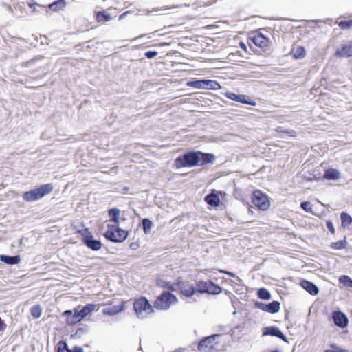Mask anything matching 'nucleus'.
Masks as SVG:
<instances>
[{
	"instance_id": "1",
	"label": "nucleus",
	"mask_w": 352,
	"mask_h": 352,
	"mask_svg": "<svg viewBox=\"0 0 352 352\" xmlns=\"http://www.w3.org/2000/svg\"><path fill=\"white\" fill-rule=\"evenodd\" d=\"M196 159L195 150H188L175 158L173 167L176 169L197 167L198 162Z\"/></svg>"
},
{
	"instance_id": "2",
	"label": "nucleus",
	"mask_w": 352,
	"mask_h": 352,
	"mask_svg": "<svg viewBox=\"0 0 352 352\" xmlns=\"http://www.w3.org/2000/svg\"><path fill=\"white\" fill-rule=\"evenodd\" d=\"M53 190L52 184H43L30 191L25 192L23 195V199L27 202H32L50 194Z\"/></svg>"
},
{
	"instance_id": "3",
	"label": "nucleus",
	"mask_w": 352,
	"mask_h": 352,
	"mask_svg": "<svg viewBox=\"0 0 352 352\" xmlns=\"http://www.w3.org/2000/svg\"><path fill=\"white\" fill-rule=\"evenodd\" d=\"M178 302L177 296L170 292L164 291L153 302V307L158 310H167L172 304Z\"/></svg>"
},
{
	"instance_id": "4",
	"label": "nucleus",
	"mask_w": 352,
	"mask_h": 352,
	"mask_svg": "<svg viewBox=\"0 0 352 352\" xmlns=\"http://www.w3.org/2000/svg\"><path fill=\"white\" fill-rule=\"evenodd\" d=\"M186 85L195 89L208 90H218L221 88V85L217 80L206 78H195L188 80Z\"/></svg>"
},
{
	"instance_id": "5",
	"label": "nucleus",
	"mask_w": 352,
	"mask_h": 352,
	"mask_svg": "<svg viewBox=\"0 0 352 352\" xmlns=\"http://www.w3.org/2000/svg\"><path fill=\"white\" fill-rule=\"evenodd\" d=\"M197 293L209 295H218L223 291V288L211 280L207 281L199 280L197 282Z\"/></svg>"
},
{
	"instance_id": "6",
	"label": "nucleus",
	"mask_w": 352,
	"mask_h": 352,
	"mask_svg": "<svg viewBox=\"0 0 352 352\" xmlns=\"http://www.w3.org/2000/svg\"><path fill=\"white\" fill-rule=\"evenodd\" d=\"M251 200L259 210L265 211L270 207L269 197L260 190H255L252 192Z\"/></svg>"
},
{
	"instance_id": "7",
	"label": "nucleus",
	"mask_w": 352,
	"mask_h": 352,
	"mask_svg": "<svg viewBox=\"0 0 352 352\" xmlns=\"http://www.w3.org/2000/svg\"><path fill=\"white\" fill-rule=\"evenodd\" d=\"M133 307L136 316L139 318H142L143 311L147 312L148 314L153 313L154 311L153 306L151 305L148 298L143 296L135 300V301L133 302Z\"/></svg>"
},
{
	"instance_id": "8",
	"label": "nucleus",
	"mask_w": 352,
	"mask_h": 352,
	"mask_svg": "<svg viewBox=\"0 0 352 352\" xmlns=\"http://www.w3.org/2000/svg\"><path fill=\"white\" fill-rule=\"evenodd\" d=\"M255 308L262 310L263 311L272 314H276L280 311V302L278 300H273L268 303H265L256 300L254 302Z\"/></svg>"
},
{
	"instance_id": "9",
	"label": "nucleus",
	"mask_w": 352,
	"mask_h": 352,
	"mask_svg": "<svg viewBox=\"0 0 352 352\" xmlns=\"http://www.w3.org/2000/svg\"><path fill=\"white\" fill-rule=\"evenodd\" d=\"M195 155H197L196 160L198 162L197 166H205L209 164H213L217 159L214 153H206L199 150H195Z\"/></svg>"
},
{
	"instance_id": "10",
	"label": "nucleus",
	"mask_w": 352,
	"mask_h": 352,
	"mask_svg": "<svg viewBox=\"0 0 352 352\" xmlns=\"http://www.w3.org/2000/svg\"><path fill=\"white\" fill-rule=\"evenodd\" d=\"M128 236V230L121 228L120 226L111 225V242L122 243Z\"/></svg>"
},
{
	"instance_id": "11",
	"label": "nucleus",
	"mask_w": 352,
	"mask_h": 352,
	"mask_svg": "<svg viewBox=\"0 0 352 352\" xmlns=\"http://www.w3.org/2000/svg\"><path fill=\"white\" fill-rule=\"evenodd\" d=\"M331 319L333 324L340 328L344 329L348 326L349 319L347 316L341 310H334L331 313Z\"/></svg>"
},
{
	"instance_id": "12",
	"label": "nucleus",
	"mask_w": 352,
	"mask_h": 352,
	"mask_svg": "<svg viewBox=\"0 0 352 352\" xmlns=\"http://www.w3.org/2000/svg\"><path fill=\"white\" fill-rule=\"evenodd\" d=\"M262 336H270L277 337L282 340L283 342L289 343V340L287 338V336L283 333V331L279 329V327L274 325L267 326L263 328Z\"/></svg>"
},
{
	"instance_id": "13",
	"label": "nucleus",
	"mask_w": 352,
	"mask_h": 352,
	"mask_svg": "<svg viewBox=\"0 0 352 352\" xmlns=\"http://www.w3.org/2000/svg\"><path fill=\"white\" fill-rule=\"evenodd\" d=\"M181 284V277H178L174 283L166 281L161 278H156V285L163 289H168V292H178V287Z\"/></svg>"
},
{
	"instance_id": "14",
	"label": "nucleus",
	"mask_w": 352,
	"mask_h": 352,
	"mask_svg": "<svg viewBox=\"0 0 352 352\" xmlns=\"http://www.w3.org/2000/svg\"><path fill=\"white\" fill-rule=\"evenodd\" d=\"M63 316L66 317L65 322L69 326H74L82 320L78 309H74V313L72 310H66L63 313Z\"/></svg>"
},
{
	"instance_id": "15",
	"label": "nucleus",
	"mask_w": 352,
	"mask_h": 352,
	"mask_svg": "<svg viewBox=\"0 0 352 352\" xmlns=\"http://www.w3.org/2000/svg\"><path fill=\"white\" fill-rule=\"evenodd\" d=\"M225 96L232 101H235L241 104H248L250 106H255L256 102L247 98L245 95L236 94L234 92L227 91L225 93Z\"/></svg>"
},
{
	"instance_id": "16",
	"label": "nucleus",
	"mask_w": 352,
	"mask_h": 352,
	"mask_svg": "<svg viewBox=\"0 0 352 352\" xmlns=\"http://www.w3.org/2000/svg\"><path fill=\"white\" fill-rule=\"evenodd\" d=\"M179 292L181 294L184 295L186 298L192 297L196 292L197 285L194 286L192 284L185 283L183 281L181 277V284L178 287Z\"/></svg>"
},
{
	"instance_id": "17",
	"label": "nucleus",
	"mask_w": 352,
	"mask_h": 352,
	"mask_svg": "<svg viewBox=\"0 0 352 352\" xmlns=\"http://www.w3.org/2000/svg\"><path fill=\"white\" fill-rule=\"evenodd\" d=\"M125 215L126 211L121 212V210L116 207L111 208V223H113V225H122L126 220Z\"/></svg>"
},
{
	"instance_id": "18",
	"label": "nucleus",
	"mask_w": 352,
	"mask_h": 352,
	"mask_svg": "<svg viewBox=\"0 0 352 352\" xmlns=\"http://www.w3.org/2000/svg\"><path fill=\"white\" fill-rule=\"evenodd\" d=\"M334 55L339 58H349L352 56V41L347 43L341 45L340 47L337 48Z\"/></svg>"
},
{
	"instance_id": "19",
	"label": "nucleus",
	"mask_w": 352,
	"mask_h": 352,
	"mask_svg": "<svg viewBox=\"0 0 352 352\" xmlns=\"http://www.w3.org/2000/svg\"><path fill=\"white\" fill-rule=\"evenodd\" d=\"M220 336V334L215 333L203 337L198 342L197 350L199 351H205L206 349L210 347L215 339L219 338Z\"/></svg>"
},
{
	"instance_id": "20",
	"label": "nucleus",
	"mask_w": 352,
	"mask_h": 352,
	"mask_svg": "<svg viewBox=\"0 0 352 352\" xmlns=\"http://www.w3.org/2000/svg\"><path fill=\"white\" fill-rule=\"evenodd\" d=\"M205 202L212 207L217 208L220 206L221 200L219 198V192L216 190H212L210 193L204 197Z\"/></svg>"
},
{
	"instance_id": "21",
	"label": "nucleus",
	"mask_w": 352,
	"mask_h": 352,
	"mask_svg": "<svg viewBox=\"0 0 352 352\" xmlns=\"http://www.w3.org/2000/svg\"><path fill=\"white\" fill-rule=\"evenodd\" d=\"M299 285L311 296H316L319 293L318 287L312 281L302 279Z\"/></svg>"
},
{
	"instance_id": "22",
	"label": "nucleus",
	"mask_w": 352,
	"mask_h": 352,
	"mask_svg": "<svg viewBox=\"0 0 352 352\" xmlns=\"http://www.w3.org/2000/svg\"><path fill=\"white\" fill-rule=\"evenodd\" d=\"M271 44L270 39L259 30L258 34H257L256 46L263 49L264 52H267L270 50Z\"/></svg>"
},
{
	"instance_id": "23",
	"label": "nucleus",
	"mask_w": 352,
	"mask_h": 352,
	"mask_svg": "<svg viewBox=\"0 0 352 352\" xmlns=\"http://www.w3.org/2000/svg\"><path fill=\"white\" fill-rule=\"evenodd\" d=\"M323 177L327 180H338L340 177V173L336 168H329L324 170Z\"/></svg>"
},
{
	"instance_id": "24",
	"label": "nucleus",
	"mask_w": 352,
	"mask_h": 352,
	"mask_svg": "<svg viewBox=\"0 0 352 352\" xmlns=\"http://www.w3.org/2000/svg\"><path fill=\"white\" fill-rule=\"evenodd\" d=\"M0 261L8 265H16L21 262V257L19 255L11 256L1 254Z\"/></svg>"
},
{
	"instance_id": "25",
	"label": "nucleus",
	"mask_w": 352,
	"mask_h": 352,
	"mask_svg": "<svg viewBox=\"0 0 352 352\" xmlns=\"http://www.w3.org/2000/svg\"><path fill=\"white\" fill-rule=\"evenodd\" d=\"M341 226L344 228H348L352 225V217L346 212L340 213Z\"/></svg>"
},
{
	"instance_id": "26",
	"label": "nucleus",
	"mask_w": 352,
	"mask_h": 352,
	"mask_svg": "<svg viewBox=\"0 0 352 352\" xmlns=\"http://www.w3.org/2000/svg\"><path fill=\"white\" fill-rule=\"evenodd\" d=\"M293 57L295 59L303 58L306 55V50L303 46H298L296 48H293L291 52Z\"/></svg>"
},
{
	"instance_id": "27",
	"label": "nucleus",
	"mask_w": 352,
	"mask_h": 352,
	"mask_svg": "<svg viewBox=\"0 0 352 352\" xmlns=\"http://www.w3.org/2000/svg\"><path fill=\"white\" fill-rule=\"evenodd\" d=\"M141 226L145 234L151 232L152 228L154 226L153 222L148 218H144L141 221Z\"/></svg>"
},
{
	"instance_id": "28",
	"label": "nucleus",
	"mask_w": 352,
	"mask_h": 352,
	"mask_svg": "<svg viewBox=\"0 0 352 352\" xmlns=\"http://www.w3.org/2000/svg\"><path fill=\"white\" fill-rule=\"evenodd\" d=\"M347 240L346 236H344V239L336 242H332L330 244V248L333 250H343L346 247Z\"/></svg>"
},
{
	"instance_id": "29",
	"label": "nucleus",
	"mask_w": 352,
	"mask_h": 352,
	"mask_svg": "<svg viewBox=\"0 0 352 352\" xmlns=\"http://www.w3.org/2000/svg\"><path fill=\"white\" fill-rule=\"evenodd\" d=\"M257 296L261 300H269L272 298L271 293L265 287H261L257 290Z\"/></svg>"
},
{
	"instance_id": "30",
	"label": "nucleus",
	"mask_w": 352,
	"mask_h": 352,
	"mask_svg": "<svg viewBox=\"0 0 352 352\" xmlns=\"http://www.w3.org/2000/svg\"><path fill=\"white\" fill-rule=\"evenodd\" d=\"M65 6L66 3L65 0H56L49 5V8L54 12H58L63 10Z\"/></svg>"
},
{
	"instance_id": "31",
	"label": "nucleus",
	"mask_w": 352,
	"mask_h": 352,
	"mask_svg": "<svg viewBox=\"0 0 352 352\" xmlns=\"http://www.w3.org/2000/svg\"><path fill=\"white\" fill-rule=\"evenodd\" d=\"M96 308V305L87 304L82 307V309L78 310L82 318H85L87 316L89 315Z\"/></svg>"
},
{
	"instance_id": "32",
	"label": "nucleus",
	"mask_w": 352,
	"mask_h": 352,
	"mask_svg": "<svg viewBox=\"0 0 352 352\" xmlns=\"http://www.w3.org/2000/svg\"><path fill=\"white\" fill-rule=\"evenodd\" d=\"M129 189V187L124 186L120 182L111 184V192H117L126 194Z\"/></svg>"
},
{
	"instance_id": "33",
	"label": "nucleus",
	"mask_w": 352,
	"mask_h": 352,
	"mask_svg": "<svg viewBox=\"0 0 352 352\" xmlns=\"http://www.w3.org/2000/svg\"><path fill=\"white\" fill-rule=\"evenodd\" d=\"M95 16L98 23L107 22L110 19V16L104 10L96 12Z\"/></svg>"
},
{
	"instance_id": "34",
	"label": "nucleus",
	"mask_w": 352,
	"mask_h": 352,
	"mask_svg": "<svg viewBox=\"0 0 352 352\" xmlns=\"http://www.w3.org/2000/svg\"><path fill=\"white\" fill-rule=\"evenodd\" d=\"M126 302V301L122 300L119 305H113V302L111 301V316L122 312L124 309V305Z\"/></svg>"
},
{
	"instance_id": "35",
	"label": "nucleus",
	"mask_w": 352,
	"mask_h": 352,
	"mask_svg": "<svg viewBox=\"0 0 352 352\" xmlns=\"http://www.w3.org/2000/svg\"><path fill=\"white\" fill-rule=\"evenodd\" d=\"M77 233L82 236V242L85 243V241H89L93 238L92 233L88 228H84L77 231Z\"/></svg>"
},
{
	"instance_id": "36",
	"label": "nucleus",
	"mask_w": 352,
	"mask_h": 352,
	"mask_svg": "<svg viewBox=\"0 0 352 352\" xmlns=\"http://www.w3.org/2000/svg\"><path fill=\"white\" fill-rule=\"evenodd\" d=\"M85 244L93 250H99L102 246L101 243L99 241L94 240L93 238L85 241Z\"/></svg>"
},
{
	"instance_id": "37",
	"label": "nucleus",
	"mask_w": 352,
	"mask_h": 352,
	"mask_svg": "<svg viewBox=\"0 0 352 352\" xmlns=\"http://www.w3.org/2000/svg\"><path fill=\"white\" fill-rule=\"evenodd\" d=\"M43 309L40 305H36L31 307L30 314L32 316L35 318H39L42 315Z\"/></svg>"
},
{
	"instance_id": "38",
	"label": "nucleus",
	"mask_w": 352,
	"mask_h": 352,
	"mask_svg": "<svg viewBox=\"0 0 352 352\" xmlns=\"http://www.w3.org/2000/svg\"><path fill=\"white\" fill-rule=\"evenodd\" d=\"M339 283L342 285L352 288V278L347 275H342L339 277Z\"/></svg>"
},
{
	"instance_id": "39",
	"label": "nucleus",
	"mask_w": 352,
	"mask_h": 352,
	"mask_svg": "<svg viewBox=\"0 0 352 352\" xmlns=\"http://www.w3.org/2000/svg\"><path fill=\"white\" fill-rule=\"evenodd\" d=\"M276 131L278 133H282L287 135L289 137H296L297 135V133L294 130H289V129H285L282 126H278L276 129Z\"/></svg>"
},
{
	"instance_id": "40",
	"label": "nucleus",
	"mask_w": 352,
	"mask_h": 352,
	"mask_svg": "<svg viewBox=\"0 0 352 352\" xmlns=\"http://www.w3.org/2000/svg\"><path fill=\"white\" fill-rule=\"evenodd\" d=\"M338 26L343 30H349L352 28V19L342 20L338 23Z\"/></svg>"
},
{
	"instance_id": "41",
	"label": "nucleus",
	"mask_w": 352,
	"mask_h": 352,
	"mask_svg": "<svg viewBox=\"0 0 352 352\" xmlns=\"http://www.w3.org/2000/svg\"><path fill=\"white\" fill-rule=\"evenodd\" d=\"M300 208L307 212H312L311 204L309 201H303L300 203Z\"/></svg>"
},
{
	"instance_id": "42",
	"label": "nucleus",
	"mask_w": 352,
	"mask_h": 352,
	"mask_svg": "<svg viewBox=\"0 0 352 352\" xmlns=\"http://www.w3.org/2000/svg\"><path fill=\"white\" fill-rule=\"evenodd\" d=\"M67 349H69L67 348V344L66 342L60 340L58 342L57 352H65L67 351Z\"/></svg>"
},
{
	"instance_id": "43",
	"label": "nucleus",
	"mask_w": 352,
	"mask_h": 352,
	"mask_svg": "<svg viewBox=\"0 0 352 352\" xmlns=\"http://www.w3.org/2000/svg\"><path fill=\"white\" fill-rule=\"evenodd\" d=\"M259 30H255L251 32L248 36V39H250L256 46L257 42V34H258Z\"/></svg>"
},
{
	"instance_id": "44",
	"label": "nucleus",
	"mask_w": 352,
	"mask_h": 352,
	"mask_svg": "<svg viewBox=\"0 0 352 352\" xmlns=\"http://www.w3.org/2000/svg\"><path fill=\"white\" fill-rule=\"evenodd\" d=\"M331 348L333 350H325L324 352H346V349H343L338 346L336 344H331Z\"/></svg>"
},
{
	"instance_id": "45",
	"label": "nucleus",
	"mask_w": 352,
	"mask_h": 352,
	"mask_svg": "<svg viewBox=\"0 0 352 352\" xmlns=\"http://www.w3.org/2000/svg\"><path fill=\"white\" fill-rule=\"evenodd\" d=\"M326 227L331 234H335L336 230L333 221L331 220H327L326 221Z\"/></svg>"
},
{
	"instance_id": "46",
	"label": "nucleus",
	"mask_w": 352,
	"mask_h": 352,
	"mask_svg": "<svg viewBox=\"0 0 352 352\" xmlns=\"http://www.w3.org/2000/svg\"><path fill=\"white\" fill-rule=\"evenodd\" d=\"M157 54H158V52L155 50H149V51H146L144 53L145 57H146L147 58H149V59L155 57Z\"/></svg>"
},
{
	"instance_id": "47",
	"label": "nucleus",
	"mask_w": 352,
	"mask_h": 352,
	"mask_svg": "<svg viewBox=\"0 0 352 352\" xmlns=\"http://www.w3.org/2000/svg\"><path fill=\"white\" fill-rule=\"evenodd\" d=\"M219 272L220 273L227 274L230 277H232V278L236 277V275L234 272H230V271H228L226 270H219Z\"/></svg>"
},
{
	"instance_id": "48",
	"label": "nucleus",
	"mask_w": 352,
	"mask_h": 352,
	"mask_svg": "<svg viewBox=\"0 0 352 352\" xmlns=\"http://www.w3.org/2000/svg\"><path fill=\"white\" fill-rule=\"evenodd\" d=\"M82 351H83L82 348L79 346H74L71 349H67V352H82Z\"/></svg>"
},
{
	"instance_id": "49",
	"label": "nucleus",
	"mask_w": 352,
	"mask_h": 352,
	"mask_svg": "<svg viewBox=\"0 0 352 352\" xmlns=\"http://www.w3.org/2000/svg\"><path fill=\"white\" fill-rule=\"evenodd\" d=\"M6 327H7L6 324L5 323V322L0 317V334L3 333V332L6 329Z\"/></svg>"
},
{
	"instance_id": "50",
	"label": "nucleus",
	"mask_w": 352,
	"mask_h": 352,
	"mask_svg": "<svg viewBox=\"0 0 352 352\" xmlns=\"http://www.w3.org/2000/svg\"><path fill=\"white\" fill-rule=\"evenodd\" d=\"M140 247L138 242H132L129 245L130 249L133 250H136Z\"/></svg>"
},
{
	"instance_id": "51",
	"label": "nucleus",
	"mask_w": 352,
	"mask_h": 352,
	"mask_svg": "<svg viewBox=\"0 0 352 352\" xmlns=\"http://www.w3.org/2000/svg\"><path fill=\"white\" fill-rule=\"evenodd\" d=\"M239 47L244 51L247 52V45L243 41L239 42Z\"/></svg>"
},
{
	"instance_id": "52",
	"label": "nucleus",
	"mask_w": 352,
	"mask_h": 352,
	"mask_svg": "<svg viewBox=\"0 0 352 352\" xmlns=\"http://www.w3.org/2000/svg\"><path fill=\"white\" fill-rule=\"evenodd\" d=\"M235 278H236V284H238L239 285H242L243 284V280L241 278H239V276H236V277H235Z\"/></svg>"
},
{
	"instance_id": "53",
	"label": "nucleus",
	"mask_w": 352,
	"mask_h": 352,
	"mask_svg": "<svg viewBox=\"0 0 352 352\" xmlns=\"http://www.w3.org/2000/svg\"><path fill=\"white\" fill-rule=\"evenodd\" d=\"M130 12L129 11H126L124 12V13H122V14H120L118 17V19L119 20H122L125 16H126L128 14H129Z\"/></svg>"
},
{
	"instance_id": "54",
	"label": "nucleus",
	"mask_w": 352,
	"mask_h": 352,
	"mask_svg": "<svg viewBox=\"0 0 352 352\" xmlns=\"http://www.w3.org/2000/svg\"><path fill=\"white\" fill-rule=\"evenodd\" d=\"M104 236H105L107 239L110 240V231L107 230V231L105 232V234H104Z\"/></svg>"
},
{
	"instance_id": "55",
	"label": "nucleus",
	"mask_w": 352,
	"mask_h": 352,
	"mask_svg": "<svg viewBox=\"0 0 352 352\" xmlns=\"http://www.w3.org/2000/svg\"><path fill=\"white\" fill-rule=\"evenodd\" d=\"M305 179L308 182H312L314 180V179L312 177H308L306 176H305ZM314 179L316 180V178L315 176H314Z\"/></svg>"
},
{
	"instance_id": "56",
	"label": "nucleus",
	"mask_w": 352,
	"mask_h": 352,
	"mask_svg": "<svg viewBox=\"0 0 352 352\" xmlns=\"http://www.w3.org/2000/svg\"><path fill=\"white\" fill-rule=\"evenodd\" d=\"M28 6H29L30 8H33L35 6H37V3H28Z\"/></svg>"
},
{
	"instance_id": "57",
	"label": "nucleus",
	"mask_w": 352,
	"mask_h": 352,
	"mask_svg": "<svg viewBox=\"0 0 352 352\" xmlns=\"http://www.w3.org/2000/svg\"><path fill=\"white\" fill-rule=\"evenodd\" d=\"M170 44L169 43H160V44H158L159 46H165V45H169Z\"/></svg>"
},
{
	"instance_id": "58",
	"label": "nucleus",
	"mask_w": 352,
	"mask_h": 352,
	"mask_svg": "<svg viewBox=\"0 0 352 352\" xmlns=\"http://www.w3.org/2000/svg\"><path fill=\"white\" fill-rule=\"evenodd\" d=\"M310 22H311V23H318V22H322V21L320 20V19H316V20H311V21H310Z\"/></svg>"
},
{
	"instance_id": "59",
	"label": "nucleus",
	"mask_w": 352,
	"mask_h": 352,
	"mask_svg": "<svg viewBox=\"0 0 352 352\" xmlns=\"http://www.w3.org/2000/svg\"><path fill=\"white\" fill-rule=\"evenodd\" d=\"M248 212H251V213H253V211H252V207H251V206H250V207H249V208H248Z\"/></svg>"
},
{
	"instance_id": "60",
	"label": "nucleus",
	"mask_w": 352,
	"mask_h": 352,
	"mask_svg": "<svg viewBox=\"0 0 352 352\" xmlns=\"http://www.w3.org/2000/svg\"><path fill=\"white\" fill-rule=\"evenodd\" d=\"M270 352H279V350L278 349L272 350Z\"/></svg>"
},
{
	"instance_id": "61",
	"label": "nucleus",
	"mask_w": 352,
	"mask_h": 352,
	"mask_svg": "<svg viewBox=\"0 0 352 352\" xmlns=\"http://www.w3.org/2000/svg\"><path fill=\"white\" fill-rule=\"evenodd\" d=\"M116 168V167H111V173L114 172Z\"/></svg>"
},
{
	"instance_id": "62",
	"label": "nucleus",
	"mask_w": 352,
	"mask_h": 352,
	"mask_svg": "<svg viewBox=\"0 0 352 352\" xmlns=\"http://www.w3.org/2000/svg\"><path fill=\"white\" fill-rule=\"evenodd\" d=\"M331 21V19H327L325 21V23H327V21Z\"/></svg>"
}]
</instances>
